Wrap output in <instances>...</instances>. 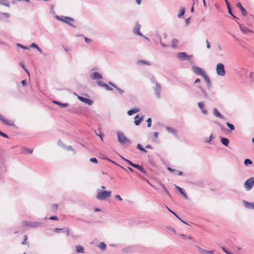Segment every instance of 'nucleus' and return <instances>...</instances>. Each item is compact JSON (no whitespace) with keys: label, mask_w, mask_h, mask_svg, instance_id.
Wrapping results in <instances>:
<instances>
[{"label":"nucleus","mask_w":254,"mask_h":254,"mask_svg":"<svg viewBox=\"0 0 254 254\" xmlns=\"http://www.w3.org/2000/svg\"><path fill=\"white\" fill-rule=\"evenodd\" d=\"M16 46L18 47H19L22 49H24V50H28L29 49V48L27 47H26L25 46H23V45L21 44H19V43H17L16 44Z\"/></svg>","instance_id":"49530a36"},{"label":"nucleus","mask_w":254,"mask_h":254,"mask_svg":"<svg viewBox=\"0 0 254 254\" xmlns=\"http://www.w3.org/2000/svg\"><path fill=\"white\" fill-rule=\"evenodd\" d=\"M150 81L151 83L154 84L152 88L155 92L156 97L157 98H160L161 97V92L162 90V86L161 84L157 82L154 76L151 77Z\"/></svg>","instance_id":"f257e3e1"},{"label":"nucleus","mask_w":254,"mask_h":254,"mask_svg":"<svg viewBox=\"0 0 254 254\" xmlns=\"http://www.w3.org/2000/svg\"><path fill=\"white\" fill-rule=\"evenodd\" d=\"M159 185L162 187V188L163 189V190H164L165 192L169 196H170V194L167 189L166 188L165 186L161 182H159Z\"/></svg>","instance_id":"c756f323"},{"label":"nucleus","mask_w":254,"mask_h":254,"mask_svg":"<svg viewBox=\"0 0 254 254\" xmlns=\"http://www.w3.org/2000/svg\"><path fill=\"white\" fill-rule=\"evenodd\" d=\"M77 98L81 102L84 103L86 104L89 105H92L93 104V101L91 99L86 98L83 97H82L79 95H77Z\"/></svg>","instance_id":"9b49d317"},{"label":"nucleus","mask_w":254,"mask_h":254,"mask_svg":"<svg viewBox=\"0 0 254 254\" xmlns=\"http://www.w3.org/2000/svg\"><path fill=\"white\" fill-rule=\"evenodd\" d=\"M225 1L226 2V5L227 6L229 13L230 15H232V10H231V7L230 3L228 1V0H225Z\"/></svg>","instance_id":"72a5a7b5"},{"label":"nucleus","mask_w":254,"mask_h":254,"mask_svg":"<svg viewBox=\"0 0 254 254\" xmlns=\"http://www.w3.org/2000/svg\"><path fill=\"white\" fill-rule=\"evenodd\" d=\"M134 168L137 169L138 170L140 171L144 174H146V171L144 170V169L140 165L135 164L134 167Z\"/></svg>","instance_id":"393cba45"},{"label":"nucleus","mask_w":254,"mask_h":254,"mask_svg":"<svg viewBox=\"0 0 254 254\" xmlns=\"http://www.w3.org/2000/svg\"><path fill=\"white\" fill-rule=\"evenodd\" d=\"M120 157L123 160H124L125 161H126L128 164H129L130 166H131V167H134V165L135 164H134L131 161L123 157V156H122L121 155H120Z\"/></svg>","instance_id":"cd10ccee"},{"label":"nucleus","mask_w":254,"mask_h":254,"mask_svg":"<svg viewBox=\"0 0 254 254\" xmlns=\"http://www.w3.org/2000/svg\"><path fill=\"white\" fill-rule=\"evenodd\" d=\"M97 83L98 85L101 87H104L103 85L106 84V83H103L102 81L99 80H98L97 81Z\"/></svg>","instance_id":"5fc2aeb1"},{"label":"nucleus","mask_w":254,"mask_h":254,"mask_svg":"<svg viewBox=\"0 0 254 254\" xmlns=\"http://www.w3.org/2000/svg\"><path fill=\"white\" fill-rule=\"evenodd\" d=\"M2 15L4 16L6 18H9L10 17V14L8 13L7 12H3L1 13Z\"/></svg>","instance_id":"0e129e2a"},{"label":"nucleus","mask_w":254,"mask_h":254,"mask_svg":"<svg viewBox=\"0 0 254 254\" xmlns=\"http://www.w3.org/2000/svg\"><path fill=\"white\" fill-rule=\"evenodd\" d=\"M63 231V229H62V228H56L54 230V232H55V233H59V232H62Z\"/></svg>","instance_id":"864d4df0"},{"label":"nucleus","mask_w":254,"mask_h":254,"mask_svg":"<svg viewBox=\"0 0 254 254\" xmlns=\"http://www.w3.org/2000/svg\"><path fill=\"white\" fill-rule=\"evenodd\" d=\"M166 228L167 229H168L169 230H170V231L173 232L174 234H176V230H175V229L174 228H173L171 226H167L166 227Z\"/></svg>","instance_id":"3c124183"},{"label":"nucleus","mask_w":254,"mask_h":254,"mask_svg":"<svg viewBox=\"0 0 254 254\" xmlns=\"http://www.w3.org/2000/svg\"><path fill=\"white\" fill-rule=\"evenodd\" d=\"M143 117H140L138 120H134V124H135V126H139L140 124V123H141V122L143 121Z\"/></svg>","instance_id":"e433bc0d"},{"label":"nucleus","mask_w":254,"mask_h":254,"mask_svg":"<svg viewBox=\"0 0 254 254\" xmlns=\"http://www.w3.org/2000/svg\"><path fill=\"white\" fill-rule=\"evenodd\" d=\"M55 18H56L58 20H59L60 21H62L63 22H64L67 24H68L69 26L75 27V25H73L71 23H70V21H73L74 19L70 17L65 16H58L56 15L55 16Z\"/></svg>","instance_id":"39448f33"},{"label":"nucleus","mask_w":254,"mask_h":254,"mask_svg":"<svg viewBox=\"0 0 254 254\" xmlns=\"http://www.w3.org/2000/svg\"><path fill=\"white\" fill-rule=\"evenodd\" d=\"M49 219L52 220H58V218L56 216H52L50 218H49Z\"/></svg>","instance_id":"052dcab7"},{"label":"nucleus","mask_w":254,"mask_h":254,"mask_svg":"<svg viewBox=\"0 0 254 254\" xmlns=\"http://www.w3.org/2000/svg\"><path fill=\"white\" fill-rule=\"evenodd\" d=\"M90 161L94 163H97L98 161L96 158H91L90 159Z\"/></svg>","instance_id":"13d9d810"},{"label":"nucleus","mask_w":254,"mask_h":254,"mask_svg":"<svg viewBox=\"0 0 254 254\" xmlns=\"http://www.w3.org/2000/svg\"><path fill=\"white\" fill-rule=\"evenodd\" d=\"M213 114L215 116L219 119H224V116L219 112V111L216 108H214L213 109Z\"/></svg>","instance_id":"a211bd4d"},{"label":"nucleus","mask_w":254,"mask_h":254,"mask_svg":"<svg viewBox=\"0 0 254 254\" xmlns=\"http://www.w3.org/2000/svg\"><path fill=\"white\" fill-rule=\"evenodd\" d=\"M19 65L22 67V68L26 71V72L28 74V75H30V73L29 71L27 70L24 62H21L19 63Z\"/></svg>","instance_id":"2f4dec72"},{"label":"nucleus","mask_w":254,"mask_h":254,"mask_svg":"<svg viewBox=\"0 0 254 254\" xmlns=\"http://www.w3.org/2000/svg\"><path fill=\"white\" fill-rule=\"evenodd\" d=\"M226 125L230 129V130H234L235 129V127L233 124L229 122H227Z\"/></svg>","instance_id":"a19ab883"},{"label":"nucleus","mask_w":254,"mask_h":254,"mask_svg":"<svg viewBox=\"0 0 254 254\" xmlns=\"http://www.w3.org/2000/svg\"><path fill=\"white\" fill-rule=\"evenodd\" d=\"M179 236L182 237L184 240H186L188 236L183 234H180Z\"/></svg>","instance_id":"774afa93"},{"label":"nucleus","mask_w":254,"mask_h":254,"mask_svg":"<svg viewBox=\"0 0 254 254\" xmlns=\"http://www.w3.org/2000/svg\"><path fill=\"white\" fill-rule=\"evenodd\" d=\"M115 198L118 200H120V201H122V198H121V197L117 194V195H116L115 196Z\"/></svg>","instance_id":"69168bd1"},{"label":"nucleus","mask_w":254,"mask_h":254,"mask_svg":"<svg viewBox=\"0 0 254 254\" xmlns=\"http://www.w3.org/2000/svg\"><path fill=\"white\" fill-rule=\"evenodd\" d=\"M192 70L196 74L202 75V76L206 73L205 71L200 67L193 66L192 67Z\"/></svg>","instance_id":"1a4fd4ad"},{"label":"nucleus","mask_w":254,"mask_h":254,"mask_svg":"<svg viewBox=\"0 0 254 254\" xmlns=\"http://www.w3.org/2000/svg\"><path fill=\"white\" fill-rule=\"evenodd\" d=\"M166 129L169 132H170V133H172L173 134H176L177 132V131L176 130L174 129V128H173L172 127H166Z\"/></svg>","instance_id":"c9c22d12"},{"label":"nucleus","mask_w":254,"mask_h":254,"mask_svg":"<svg viewBox=\"0 0 254 254\" xmlns=\"http://www.w3.org/2000/svg\"><path fill=\"white\" fill-rule=\"evenodd\" d=\"M220 142L225 146H228L229 143V140L227 138L222 137L220 138Z\"/></svg>","instance_id":"b1692460"},{"label":"nucleus","mask_w":254,"mask_h":254,"mask_svg":"<svg viewBox=\"0 0 254 254\" xmlns=\"http://www.w3.org/2000/svg\"><path fill=\"white\" fill-rule=\"evenodd\" d=\"M244 163L246 166H248L252 164L253 162L249 159H246L245 160Z\"/></svg>","instance_id":"37998d69"},{"label":"nucleus","mask_w":254,"mask_h":254,"mask_svg":"<svg viewBox=\"0 0 254 254\" xmlns=\"http://www.w3.org/2000/svg\"><path fill=\"white\" fill-rule=\"evenodd\" d=\"M0 135L2 136L3 137L7 138L8 137V135L2 132L1 131H0Z\"/></svg>","instance_id":"680f3d73"},{"label":"nucleus","mask_w":254,"mask_h":254,"mask_svg":"<svg viewBox=\"0 0 254 254\" xmlns=\"http://www.w3.org/2000/svg\"><path fill=\"white\" fill-rule=\"evenodd\" d=\"M193 185L198 186L200 187H203V183L202 181H198L197 182H194L192 183Z\"/></svg>","instance_id":"a18cd8bd"},{"label":"nucleus","mask_w":254,"mask_h":254,"mask_svg":"<svg viewBox=\"0 0 254 254\" xmlns=\"http://www.w3.org/2000/svg\"><path fill=\"white\" fill-rule=\"evenodd\" d=\"M176 188L186 198H188L187 195L182 188L177 186Z\"/></svg>","instance_id":"473e14b6"},{"label":"nucleus","mask_w":254,"mask_h":254,"mask_svg":"<svg viewBox=\"0 0 254 254\" xmlns=\"http://www.w3.org/2000/svg\"><path fill=\"white\" fill-rule=\"evenodd\" d=\"M221 249L227 254H230L231 252L223 247H221Z\"/></svg>","instance_id":"6e6d98bb"},{"label":"nucleus","mask_w":254,"mask_h":254,"mask_svg":"<svg viewBox=\"0 0 254 254\" xmlns=\"http://www.w3.org/2000/svg\"><path fill=\"white\" fill-rule=\"evenodd\" d=\"M98 133L96 131H95L96 134L100 137L102 141H103L104 134L102 131L101 128L100 127L98 128Z\"/></svg>","instance_id":"a878e982"},{"label":"nucleus","mask_w":254,"mask_h":254,"mask_svg":"<svg viewBox=\"0 0 254 254\" xmlns=\"http://www.w3.org/2000/svg\"><path fill=\"white\" fill-rule=\"evenodd\" d=\"M99 156L102 159L107 160H108L109 161H112V160L110 159L107 158L106 157V156L105 155H104V154H103V153H100L99 154Z\"/></svg>","instance_id":"79ce46f5"},{"label":"nucleus","mask_w":254,"mask_h":254,"mask_svg":"<svg viewBox=\"0 0 254 254\" xmlns=\"http://www.w3.org/2000/svg\"><path fill=\"white\" fill-rule=\"evenodd\" d=\"M137 148L139 150H140V151H143V152H145V153L147 152V150L146 149H145L143 147L142 145L139 143L137 145Z\"/></svg>","instance_id":"ea45409f"},{"label":"nucleus","mask_w":254,"mask_h":254,"mask_svg":"<svg viewBox=\"0 0 254 254\" xmlns=\"http://www.w3.org/2000/svg\"><path fill=\"white\" fill-rule=\"evenodd\" d=\"M112 192L110 190H97L96 197L99 200H104L109 198L111 195Z\"/></svg>","instance_id":"f03ea898"},{"label":"nucleus","mask_w":254,"mask_h":254,"mask_svg":"<svg viewBox=\"0 0 254 254\" xmlns=\"http://www.w3.org/2000/svg\"><path fill=\"white\" fill-rule=\"evenodd\" d=\"M245 207L249 209H254V202H249L245 200H243Z\"/></svg>","instance_id":"dca6fc26"},{"label":"nucleus","mask_w":254,"mask_h":254,"mask_svg":"<svg viewBox=\"0 0 254 254\" xmlns=\"http://www.w3.org/2000/svg\"><path fill=\"white\" fill-rule=\"evenodd\" d=\"M195 247L200 254H214V251H207L198 246H196Z\"/></svg>","instance_id":"ddd939ff"},{"label":"nucleus","mask_w":254,"mask_h":254,"mask_svg":"<svg viewBox=\"0 0 254 254\" xmlns=\"http://www.w3.org/2000/svg\"><path fill=\"white\" fill-rule=\"evenodd\" d=\"M177 58L180 61H190L192 55H189L186 52H179L177 55Z\"/></svg>","instance_id":"0eeeda50"},{"label":"nucleus","mask_w":254,"mask_h":254,"mask_svg":"<svg viewBox=\"0 0 254 254\" xmlns=\"http://www.w3.org/2000/svg\"><path fill=\"white\" fill-rule=\"evenodd\" d=\"M23 224L24 227L29 228H37L42 225V223L39 221H24Z\"/></svg>","instance_id":"20e7f679"},{"label":"nucleus","mask_w":254,"mask_h":254,"mask_svg":"<svg viewBox=\"0 0 254 254\" xmlns=\"http://www.w3.org/2000/svg\"><path fill=\"white\" fill-rule=\"evenodd\" d=\"M197 105L201 110L204 109V103L203 102H198L197 103Z\"/></svg>","instance_id":"de8ad7c7"},{"label":"nucleus","mask_w":254,"mask_h":254,"mask_svg":"<svg viewBox=\"0 0 254 254\" xmlns=\"http://www.w3.org/2000/svg\"><path fill=\"white\" fill-rule=\"evenodd\" d=\"M151 122H152V120H151V118L147 119V120H146V122L147 123V127H151Z\"/></svg>","instance_id":"603ef678"},{"label":"nucleus","mask_w":254,"mask_h":254,"mask_svg":"<svg viewBox=\"0 0 254 254\" xmlns=\"http://www.w3.org/2000/svg\"><path fill=\"white\" fill-rule=\"evenodd\" d=\"M75 250L77 253H84V249L83 247L80 245H77L75 246Z\"/></svg>","instance_id":"bb28decb"},{"label":"nucleus","mask_w":254,"mask_h":254,"mask_svg":"<svg viewBox=\"0 0 254 254\" xmlns=\"http://www.w3.org/2000/svg\"><path fill=\"white\" fill-rule=\"evenodd\" d=\"M198 87L200 89V90L202 92V93L203 94V96L205 98L209 99V100H211V99L210 96L206 93V92L205 91V90L203 88H202L200 86H198Z\"/></svg>","instance_id":"4be33fe9"},{"label":"nucleus","mask_w":254,"mask_h":254,"mask_svg":"<svg viewBox=\"0 0 254 254\" xmlns=\"http://www.w3.org/2000/svg\"><path fill=\"white\" fill-rule=\"evenodd\" d=\"M206 47L208 49H210L211 47L210 44L209 42L208 41V39L206 40Z\"/></svg>","instance_id":"e2e57ef3"},{"label":"nucleus","mask_w":254,"mask_h":254,"mask_svg":"<svg viewBox=\"0 0 254 254\" xmlns=\"http://www.w3.org/2000/svg\"><path fill=\"white\" fill-rule=\"evenodd\" d=\"M99 248L102 250H105L106 248V245L104 242H101L99 245Z\"/></svg>","instance_id":"58836bf2"},{"label":"nucleus","mask_w":254,"mask_h":254,"mask_svg":"<svg viewBox=\"0 0 254 254\" xmlns=\"http://www.w3.org/2000/svg\"><path fill=\"white\" fill-rule=\"evenodd\" d=\"M53 103L59 106L60 107H61L62 108H65L69 106L68 103H63L62 102L57 101H53Z\"/></svg>","instance_id":"5701e85b"},{"label":"nucleus","mask_w":254,"mask_h":254,"mask_svg":"<svg viewBox=\"0 0 254 254\" xmlns=\"http://www.w3.org/2000/svg\"><path fill=\"white\" fill-rule=\"evenodd\" d=\"M254 186V177H252L246 180L244 184V187L247 190H251Z\"/></svg>","instance_id":"6e6552de"},{"label":"nucleus","mask_w":254,"mask_h":254,"mask_svg":"<svg viewBox=\"0 0 254 254\" xmlns=\"http://www.w3.org/2000/svg\"><path fill=\"white\" fill-rule=\"evenodd\" d=\"M216 71L218 75L220 76H225L226 74V71L224 64L222 63L217 64L216 66Z\"/></svg>","instance_id":"423d86ee"},{"label":"nucleus","mask_w":254,"mask_h":254,"mask_svg":"<svg viewBox=\"0 0 254 254\" xmlns=\"http://www.w3.org/2000/svg\"><path fill=\"white\" fill-rule=\"evenodd\" d=\"M237 6L240 8L242 14L243 16H246L248 14V12L247 10L242 6L241 3L240 2H238L237 4Z\"/></svg>","instance_id":"412c9836"},{"label":"nucleus","mask_w":254,"mask_h":254,"mask_svg":"<svg viewBox=\"0 0 254 254\" xmlns=\"http://www.w3.org/2000/svg\"><path fill=\"white\" fill-rule=\"evenodd\" d=\"M65 149L68 150V151H71L73 152V154H74L75 152V151L74 150V149H73V148L71 146H66L65 145V146L64 147V148Z\"/></svg>","instance_id":"c03bdc74"},{"label":"nucleus","mask_w":254,"mask_h":254,"mask_svg":"<svg viewBox=\"0 0 254 254\" xmlns=\"http://www.w3.org/2000/svg\"><path fill=\"white\" fill-rule=\"evenodd\" d=\"M104 85V87L106 88V90L108 91H112L113 89L112 87H110L107 84H105Z\"/></svg>","instance_id":"8fccbe9b"},{"label":"nucleus","mask_w":254,"mask_h":254,"mask_svg":"<svg viewBox=\"0 0 254 254\" xmlns=\"http://www.w3.org/2000/svg\"><path fill=\"white\" fill-rule=\"evenodd\" d=\"M0 120L2 123H3L4 124H5L6 125H9L10 126H14V123L12 121L6 119L5 118H4L3 116L1 115L0 114Z\"/></svg>","instance_id":"4468645a"},{"label":"nucleus","mask_w":254,"mask_h":254,"mask_svg":"<svg viewBox=\"0 0 254 254\" xmlns=\"http://www.w3.org/2000/svg\"><path fill=\"white\" fill-rule=\"evenodd\" d=\"M30 47L36 49L40 53H42V51L36 44L33 43L31 44Z\"/></svg>","instance_id":"c85d7f7f"},{"label":"nucleus","mask_w":254,"mask_h":254,"mask_svg":"<svg viewBox=\"0 0 254 254\" xmlns=\"http://www.w3.org/2000/svg\"><path fill=\"white\" fill-rule=\"evenodd\" d=\"M212 139V134H211L209 137V139H206L204 140V142L205 143H209Z\"/></svg>","instance_id":"4d7b16f0"},{"label":"nucleus","mask_w":254,"mask_h":254,"mask_svg":"<svg viewBox=\"0 0 254 254\" xmlns=\"http://www.w3.org/2000/svg\"><path fill=\"white\" fill-rule=\"evenodd\" d=\"M21 83V84H22V85L23 86H26L27 84V82L26 80H22Z\"/></svg>","instance_id":"338daca9"},{"label":"nucleus","mask_w":254,"mask_h":254,"mask_svg":"<svg viewBox=\"0 0 254 254\" xmlns=\"http://www.w3.org/2000/svg\"><path fill=\"white\" fill-rule=\"evenodd\" d=\"M133 250V246H127L122 249V252L125 254H129Z\"/></svg>","instance_id":"f3484780"},{"label":"nucleus","mask_w":254,"mask_h":254,"mask_svg":"<svg viewBox=\"0 0 254 254\" xmlns=\"http://www.w3.org/2000/svg\"><path fill=\"white\" fill-rule=\"evenodd\" d=\"M90 78L92 80H100L103 78L102 74L98 72H93L90 74Z\"/></svg>","instance_id":"f8f14e48"},{"label":"nucleus","mask_w":254,"mask_h":254,"mask_svg":"<svg viewBox=\"0 0 254 254\" xmlns=\"http://www.w3.org/2000/svg\"><path fill=\"white\" fill-rule=\"evenodd\" d=\"M0 4L9 7V2L7 0H0Z\"/></svg>","instance_id":"7c9ffc66"},{"label":"nucleus","mask_w":254,"mask_h":254,"mask_svg":"<svg viewBox=\"0 0 254 254\" xmlns=\"http://www.w3.org/2000/svg\"><path fill=\"white\" fill-rule=\"evenodd\" d=\"M203 77H204V81L206 83L207 89H209L211 86V83L209 77L206 74L204 75Z\"/></svg>","instance_id":"6ab92c4d"},{"label":"nucleus","mask_w":254,"mask_h":254,"mask_svg":"<svg viewBox=\"0 0 254 254\" xmlns=\"http://www.w3.org/2000/svg\"><path fill=\"white\" fill-rule=\"evenodd\" d=\"M139 111L140 109L139 108L135 107L131 110H128L127 112V114L128 116H131L134 114L139 112Z\"/></svg>","instance_id":"aec40b11"},{"label":"nucleus","mask_w":254,"mask_h":254,"mask_svg":"<svg viewBox=\"0 0 254 254\" xmlns=\"http://www.w3.org/2000/svg\"><path fill=\"white\" fill-rule=\"evenodd\" d=\"M139 63H142L144 64L147 65H150V63L149 62L143 61V60H140L138 61Z\"/></svg>","instance_id":"09e8293b"},{"label":"nucleus","mask_w":254,"mask_h":254,"mask_svg":"<svg viewBox=\"0 0 254 254\" xmlns=\"http://www.w3.org/2000/svg\"><path fill=\"white\" fill-rule=\"evenodd\" d=\"M178 43V41L176 39H173L172 41V48H176L177 46V43Z\"/></svg>","instance_id":"4c0bfd02"},{"label":"nucleus","mask_w":254,"mask_h":254,"mask_svg":"<svg viewBox=\"0 0 254 254\" xmlns=\"http://www.w3.org/2000/svg\"><path fill=\"white\" fill-rule=\"evenodd\" d=\"M109 84L110 85H111L112 86H113V87H114L121 95L123 94L124 93V92H125L124 90H123V89H121V88L118 87L116 84H114L112 82H111V81L109 82Z\"/></svg>","instance_id":"2eb2a0df"},{"label":"nucleus","mask_w":254,"mask_h":254,"mask_svg":"<svg viewBox=\"0 0 254 254\" xmlns=\"http://www.w3.org/2000/svg\"><path fill=\"white\" fill-rule=\"evenodd\" d=\"M140 28L141 25L138 22H136L135 24L133 29V33L138 36H142V34L140 31Z\"/></svg>","instance_id":"9d476101"},{"label":"nucleus","mask_w":254,"mask_h":254,"mask_svg":"<svg viewBox=\"0 0 254 254\" xmlns=\"http://www.w3.org/2000/svg\"><path fill=\"white\" fill-rule=\"evenodd\" d=\"M117 136L119 142L123 145H129L131 143V140L126 137L124 134L121 131H119L117 132Z\"/></svg>","instance_id":"7ed1b4c3"},{"label":"nucleus","mask_w":254,"mask_h":254,"mask_svg":"<svg viewBox=\"0 0 254 254\" xmlns=\"http://www.w3.org/2000/svg\"><path fill=\"white\" fill-rule=\"evenodd\" d=\"M185 8L184 7H181L179 13L178 14L179 18H181L185 14Z\"/></svg>","instance_id":"f704fd0d"},{"label":"nucleus","mask_w":254,"mask_h":254,"mask_svg":"<svg viewBox=\"0 0 254 254\" xmlns=\"http://www.w3.org/2000/svg\"><path fill=\"white\" fill-rule=\"evenodd\" d=\"M58 145L61 147H62L63 148H64V147L65 146V145H64L63 142L61 140H59L58 141Z\"/></svg>","instance_id":"bf43d9fd"}]
</instances>
